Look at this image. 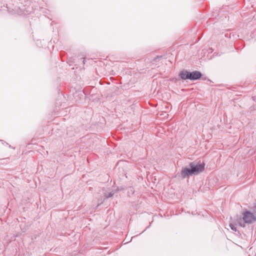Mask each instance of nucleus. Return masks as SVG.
<instances>
[{
	"instance_id": "nucleus-5",
	"label": "nucleus",
	"mask_w": 256,
	"mask_h": 256,
	"mask_svg": "<svg viewBox=\"0 0 256 256\" xmlns=\"http://www.w3.org/2000/svg\"><path fill=\"white\" fill-rule=\"evenodd\" d=\"M178 76L182 80H190V72L187 70H181Z\"/></svg>"
},
{
	"instance_id": "nucleus-1",
	"label": "nucleus",
	"mask_w": 256,
	"mask_h": 256,
	"mask_svg": "<svg viewBox=\"0 0 256 256\" xmlns=\"http://www.w3.org/2000/svg\"><path fill=\"white\" fill-rule=\"evenodd\" d=\"M242 220L244 222V224H242L241 220L238 222L240 226L244 228L246 226L244 224H252L256 221V216H255L252 212L246 210L242 212Z\"/></svg>"
},
{
	"instance_id": "nucleus-3",
	"label": "nucleus",
	"mask_w": 256,
	"mask_h": 256,
	"mask_svg": "<svg viewBox=\"0 0 256 256\" xmlns=\"http://www.w3.org/2000/svg\"><path fill=\"white\" fill-rule=\"evenodd\" d=\"M194 175V172L190 167H184L182 168L181 171V176L182 178H184L187 176H192Z\"/></svg>"
},
{
	"instance_id": "nucleus-6",
	"label": "nucleus",
	"mask_w": 256,
	"mask_h": 256,
	"mask_svg": "<svg viewBox=\"0 0 256 256\" xmlns=\"http://www.w3.org/2000/svg\"><path fill=\"white\" fill-rule=\"evenodd\" d=\"M114 192H104V196L105 197V199L108 198H110L112 197L114 194Z\"/></svg>"
},
{
	"instance_id": "nucleus-9",
	"label": "nucleus",
	"mask_w": 256,
	"mask_h": 256,
	"mask_svg": "<svg viewBox=\"0 0 256 256\" xmlns=\"http://www.w3.org/2000/svg\"><path fill=\"white\" fill-rule=\"evenodd\" d=\"M102 202H103V201H102L100 204H102Z\"/></svg>"
},
{
	"instance_id": "nucleus-8",
	"label": "nucleus",
	"mask_w": 256,
	"mask_h": 256,
	"mask_svg": "<svg viewBox=\"0 0 256 256\" xmlns=\"http://www.w3.org/2000/svg\"><path fill=\"white\" fill-rule=\"evenodd\" d=\"M85 62H86V60H85L84 59V60H83V64H85Z\"/></svg>"
},
{
	"instance_id": "nucleus-2",
	"label": "nucleus",
	"mask_w": 256,
	"mask_h": 256,
	"mask_svg": "<svg viewBox=\"0 0 256 256\" xmlns=\"http://www.w3.org/2000/svg\"><path fill=\"white\" fill-rule=\"evenodd\" d=\"M189 166L192 168L194 174L197 175L204 170L205 164L193 162L190 164Z\"/></svg>"
},
{
	"instance_id": "nucleus-4",
	"label": "nucleus",
	"mask_w": 256,
	"mask_h": 256,
	"mask_svg": "<svg viewBox=\"0 0 256 256\" xmlns=\"http://www.w3.org/2000/svg\"><path fill=\"white\" fill-rule=\"evenodd\" d=\"M202 76V74L200 71L195 70L190 72V80L194 81L200 79Z\"/></svg>"
},
{
	"instance_id": "nucleus-7",
	"label": "nucleus",
	"mask_w": 256,
	"mask_h": 256,
	"mask_svg": "<svg viewBox=\"0 0 256 256\" xmlns=\"http://www.w3.org/2000/svg\"><path fill=\"white\" fill-rule=\"evenodd\" d=\"M230 228L231 230H232L233 231L236 232L237 230L236 225L230 223Z\"/></svg>"
},
{
	"instance_id": "nucleus-10",
	"label": "nucleus",
	"mask_w": 256,
	"mask_h": 256,
	"mask_svg": "<svg viewBox=\"0 0 256 256\" xmlns=\"http://www.w3.org/2000/svg\"><path fill=\"white\" fill-rule=\"evenodd\" d=\"M0 141L3 142V140H0Z\"/></svg>"
}]
</instances>
